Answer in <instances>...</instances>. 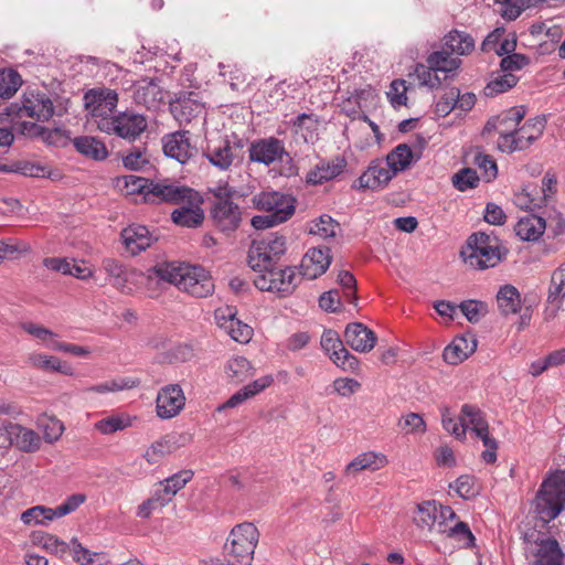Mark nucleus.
<instances>
[{"instance_id": "nucleus-35", "label": "nucleus", "mask_w": 565, "mask_h": 565, "mask_svg": "<svg viewBox=\"0 0 565 565\" xmlns=\"http://www.w3.org/2000/svg\"><path fill=\"white\" fill-rule=\"evenodd\" d=\"M497 301L502 315L516 313L521 309V295L512 285L502 286L497 294Z\"/></svg>"}, {"instance_id": "nucleus-63", "label": "nucleus", "mask_w": 565, "mask_h": 565, "mask_svg": "<svg viewBox=\"0 0 565 565\" xmlns=\"http://www.w3.org/2000/svg\"><path fill=\"white\" fill-rule=\"evenodd\" d=\"M20 448L24 451L32 452L40 448L41 438L31 429H21L19 435Z\"/></svg>"}, {"instance_id": "nucleus-18", "label": "nucleus", "mask_w": 565, "mask_h": 565, "mask_svg": "<svg viewBox=\"0 0 565 565\" xmlns=\"http://www.w3.org/2000/svg\"><path fill=\"white\" fill-rule=\"evenodd\" d=\"M394 172H391L386 164L381 160H373L366 171L352 185L354 189L379 191L384 189L393 179Z\"/></svg>"}, {"instance_id": "nucleus-38", "label": "nucleus", "mask_w": 565, "mask_h": 565, "mask_svg": "<svg viewBox=\"0 0 565 565\" xmlns=\"http://www.w3.org/2000/svg\"><path fill=\"white\" fill-rule=\"evenodd\" d=\"M438 508L435 500L424 501L417 504L414 514V522L418 527L431 530L435 524L438 525Z\"/></svg>"}, {"instance_id": "nucleus-39", "label": "nucleus", "mask_w": 565, "mask_h": 565, "mask_svg": "<svg viewBox=\"0 0 565 565\" xmlns=\"http://www.w3.org/2000/svg\"><path fill=\"white\" fill-rule=\"evenodd\" d=\"M227 377L234 383H242L253 375V366L244 356H234L225 365Z\"/></svg>"}, {"instance_id": "nucleus-54", "label": "nucleus", "mask_w": 565, "mask_h": 565, "mask_svg": "<svg viewBox=\"0 0 565 565\" xmlns=\"http://www.w3.org/2000/svg\"><path fill=\"white\" fill-rule=\"evenodd\" d=\"M440 533H446L449 537L463 541L468 546L475 542V536L466 522L458 521L454 526L441 529Z\"/></svg>"}, {"instance_id": "nucleus-4", "label": "nucleus", "mask_w": 565, "mask_h": 565, "mask_svg": "<svg viewBox=\"0 0 565 565\" xmlns=\"http://www.w3.org/2000/svg\"><path fill=\"white\" fill-rule=\"evenodd\" d=\"M259 531L250 522L235 525L224 545V559L227 565H252Z\"/></svg>"}, {"instance_id": "nucleus-49", "label": "nucleus", "mask_w": 565, "mask_h": 565, "mask_svg": "<svg viewBox=\"0 0 565 565\" xmlns=\"http://www.w3.org/2000/svg\"><path fill=\"white\" fill-rule=\"evenodd\" d=\"M479 181L477 171L471 168H462L452 175V185L461 192L477 188Z\"/></svg>"}, {"instance_id": "nucleus-46", "label": "nucleus", "mask_w": 565, "mask_h": 565, "mask_svg": "<svg viewBox=\"0 0 565 565\" xmlns=\"http://www.w3.org/2000/svg\"><path fill=\"white\" fill-rule=\"evenodd\" d=\"M470 323H477L488 313V305L480 300H465L458 306Z\"/></svg>"}, {"instance_id": "nucleus-41", "label": "nucleus", "mask_w": 565, "mask_h": 565, "mask_svg": "<svg viewBox=\"0 0 565 565\" xmlns=\"http://www.w3.org/2000/svg\"><path fill=\"white\" fill-rule=\"evenodd\" d=\"M519 79L520 78L514 74L504 73L503 75H499L491 79L484 87L483 93L487 97H493L498 94L505 93L513 88L518 84Z\"/></svg>"}, {"instance_id": "nucleus-40", "label": "nucleus", "mask_w": 565, "mask_h": 565, "mask_svg": "<svg viewBox=\"0 0 565 565\" xmlns=\"http://www.w3.org/2000/svg\"><path fill=\"white\" fill-rule=\"evenodd\" d=\"M31 540L33 544L40 545L46 551L61 556H63L70 550V544L52 534L42 531L33 532Z\"/></svg>"}, {"instance_id": "nucleus-11", "label": "nucleus", "mask_w": 565, "mask_h": 565, "mask_svg": "<svg viewBox=\"0 0 565 565\" xmlns=\"http://www.w3.org/2000/svg\"><path fill=\"white\" fill-rule=\"evenodd\" d=\"M249 160L265 166H270L276 161H284V156H288L284 142L275 137L263 138L250 142L248 148Z\"/></svg>"}, {"instance_id": "nucleus-60", "label": "nucleus", "mask_w": 565, "mask_h": 565, "mask_svg": "<svg viewBox=\"0 0 565 565\" xmlns=\"http://www.w3.org/2000/svg\"><path fill=\"white\" fill-rule=\"evenodd\" d=\"M72 547L73 559L81 565H95L94 557L98 556L97 553H92L84 547L76 537L71 540L70 548Z\"/></svg>"}, {"instance_id": "nucleus-53", "label": "nucleus", "mask_w": 565, "mask_h": 565, "mask_svg": "<svg viewBox=\"0 0 565 565\" xmlns=\"http://www.w3.org/2000/svg\"><path fill=\"white\" fill-rule=\"evenodd\" d=\"M124 181V186L127 189L130 194H142L143 200L146 201V193L148 192L150 184H154V181L137 177V175H125L121 179Z\"/></svg>"}, {"instance_id": "nucleus-48", "label": "nucleus", "mask_w": 565, "mask_h": 565, "mask_svg": "<svg viewBox=\"0 0 565 565\" xmlns=\"http://www.w3.org/2000/svg\"><path fill=\"white\" fill-rule=\"evenodd\" d=\"M18 173L31 177V178H49L51 180H57L60 173L50 170L46 166L30 161H19Z\"/></svg>"}, {"instance_id": "nucleus-36", "label": "nucleus", "mask_w": 565, "mask_h": 565, "mask_svg": "<svg viewBox=\"0 0 565 565\" xmlns=\"http://www.w3.org/2000/svg\"><path fill=\"white\" fill-rule=\"evenodd\" d=\"M565 298V263L552 275L548 287L547 302L554 306V312L561 308Z\"/></svg>"}, {"instance_id": "nucleus-57", "label": "nucleus", "mask_w": 565, "mask_h": 565, "mask_svg": "<svg viewBox=\"0 0 565 565\" xmlns=\"http://www.w3.org/2000/svg\"><path fill=\"white\" fill-rule=\"evenodd\" d=\"M455 490L462 499H470L479 493V489L476 487V479L470 475L458 477L455 481Z\"/></svg>"}, {"instance_id": "nucleus-16", "label": "nucleus", "mask_w": 565, "mask_h": 565, "mask_svg": "<svg viewBox=\"0 0 565 565\" xmlns=\"http://www.w3.org/2000/svg\"><path fill=\"white\" fill-rule=\"evenodd\" d=\"M132 99L148 109H157L164 99V92L158 78H141L132 85Z\"/></svg>"}, {"instance_id": "nucleus-30", "label": "nucleus", "mask_w": 565, "mask_h": 565, "mask_svg": "<svg viewBox=\"0 0 565 565\" xmlns=\"http://www.w3.org/2000/svg\"><path fill=\"white\" fill-rule=\"evenodd\" d=\"M76 151L89 159L102 161L108 157L105 143L92 136H82L73 139Z\"/></svg>"}, {"instance_id": "nucleus-56", "label": "nucleus", "mask_w": 565, "mask_h": 565, "mask_svg": "<svg viewBox=\"0 0 565 565\" xmlns=\"http://www.w3.org/2000/svg\"><path fill=\"white\" fill-rule=\"evenodd\" d=\"M129 426L128 419L121 416H109L98 420L95 427L98 431L104 435L114 434L118 430H122Z\"/></svg>"}, {"instance_id": "nucleus-15", "label": "nucleus", "mask_w": 565, "mask_h": 565, "mask_svg": "<svg viewBox=\"0 0 565 565\" xmlns=\"http://www.w3.org/2000/svg\"><path fill=\"white\" fill-rule=\"evenodd\" d=\"M118 103V95L110 88H94L85 93V108L93 117H104L111 114Z\"/></svg>"}, {"instance_id": "nucleus-44", "label": "nucleus", "mask_w": 565, "mask_h": 565, "mask_svg": "<svg viewBox=\"0 0 565 565\" xmlns=\"http://www.w3.org/2000/svg\"><path fill=\"white\" fill-rule=\"evenodd\" d=\"M383 458L372 451L363 452L348 463L345 473L351 475L366 469L376 470L380 468L377 461L383 462Z\"/></svg>"}, {"instance_id": "nucleus-2", "label": "nucleus", "mask_w": 565, "mask_h": 565, "mask_svg": "<svg viewBox=\"0 0 565 565\" xmlns=\"http://www.w3.org/2000/svg\"><path fill=\"white\" fill-rule=\"evenodd\" d=\"M507 254L508 249L501 246L499 238L484 232L472 233L460 250L466 264L481 270L494 267Z\"/></svg>"}, {"instance_id": "nucleus-26", "label": "nucleus", "mask_w": 565, "mask_h": 565, "mask_svg": "<svg viewBox=\"0 0 565 565\" xmlns=\"http://www.w3.org/2000/svg\"><path fill=\"white\" fill-rule=\"evenodd\" d=\"M477 348V340L472 335L456 337L443 352L446 363L457 365L469 358Z\"/></svg>"}, {"instance_id": "nucleus-61", "label": "nucleus", "mask_w": 565, "mask_h": 565, "mask_svg": "<svg viewBox=\"0 0 565 565\" xmlns=\"http://www.w3.org/2000/svg\"><path fill=\"white\" fill-rule=\"evenodd\" d=\"M85 501L86 495L83 493H74L70 495L63 503L53 509L55 518H62L72 513Z\"/></svg>"}, {"instance_id": "nucleus-10", "label": "nucleus", "mask_w": 565, "mask_h": 565, "mask_svg": "<svg viewBox=\"0 0 565 565\" xmlns=\"http://www.w3.org/2000/svg\"><path fill=\"white\" fill-rule=\"evenodd\" d=\"M322 350L331 361L344 371H355L359 367V360L351 354L343 345L337 331L327 329L323 331L320 341Z\"/></svg>"}, {"instance_id": "nucleus-27", "label": "nucleus", "mask_w": 565, "mask_h": 565, "mask_svg": "<svg viewBox=\"0 0 565 565\" xmlns=\"http://www.w3.org/2000/svg\"><path fill=\"white\" fill-rule=\"evenodd\" d=\"M536 546L533 552L535 559L532 565H563L565 555L555 537H545Z\"/></svg>"}, {"instance_id": "nucleus-3", "label": "nucleus", "mask_w": 565, "mask_h": 565, "mask_svg": "<svg viewBox=\"0 0 565 565\" xmlns=\"http://www.w3.org/2000/svg\"><path fill=\"white\" fill-rule=\"evenodd\" d=\"M533 508L541 527L555 520L565 508V472L548 476L540 486Z\"/></svg>"}, {"instance_id": "nucleus-20", "label": "nucleus", "mask_w": 565, "mask_h": 565, "mask_svg": "<svg viewBox=\"0 0 565 565\" xmlns=\"http://www.w3.org/2000/svg\"><path fill=\"white\" fill-rule=\"evenodd\" d=\"M330 264L331 256L328 247L310 248L301 259L300 275L308 279H316L327 271Z\"/></svg>"}, {"instance_id": "nucleus-33", "label": "nucleus", "mask_w": 565, "mask_h": 565, "mask_svg": "<svg viewBox=\"0 0 565 565\" xmlns=\"http://www.w3.org/2000/svg\"><path fill=\"white\" fill-rule=\"evenodd\" d=\"M413 158L411 147L407 143H399L386 156L385 164L391 172H394L395 177L396 173L406 170L411 166Z\"/></svg>"}, {"instance_id": "nucleus-31", "label": "nucleus", "mask_w": 565, "mask_h": 565, "mask_svg": "<svg viewBox=\"0 0 565 565\" xmlns=\"http://www.w3.org/2000/svg\"><path fill=\"white\" fill-rule=\"evenodd\" d=\"M201 203H196V205L182 206L177 209L171 214V220L174 224L183 227L195 228L199 227L204 221V211L200 206Z\"/></svg>"}, {"instance_id": "nucleus-43", "label": "nucleus", "mask_w": 565, "mask_h": 565, "mask_svg": "<svg viewBox=\"0 0 565 565\" xmlns=\"http://www.w3.org/2000/svg\"><path fill=\"white\" fill-rule=\"evenodd\" d=\"M22 84L20 74L14 70L0 71V97H12Z\"/></svg>"}, {"instance_id": "nucleus-25", "label": "nucleus", "mask_w": 565, "mask_h": 565, "mask_svg": "<svg viewBox=\"0 0 565 565\" xmlns=\"http://www.w3.org/2000/svg\"><path fill=\"white\" fill-rule=\"evenodd\" d=\"M347 167L344 157L337 156L331 161H321L313 169H311L306 177L309 184H322L341 174Z\"/></svg>"}, {"instance_id": "nucleus-17", "label": "nucleus", "mask_w": 565, "mask_h": 565, "mask_svg": "<svg viewBox=\"0 0 565 565\" xmlns=\"http://www.w3.org/2000/svg\"><path fill=\"white\" fill-rule=\"evenodd\" d=\"M190 132L186 130L175 131L163 137V152L181 164L186 163L198 153V149L191 145Z\"/></svg>"}, {"instance_id": "nucleus-13", "label": "nucleus", "mask_w": 565, "mask_h": 565, "mask_svg": "<svg viewBox=\"0 0 565 565\" xmlns=\"http://www.w3.org/2000/svg\"><path fill=\"white\" fill-rule=\"evenodd\" d=\"M183 274V277L178 279V288L185 291L196 298H204L212 294L214 284L201 266H191Z\"/></svg>"}, {"instance_id": "nucleus-24", "label": "nucleus", "mask_w": 565, "mask_h": 565, "mask_svg": "<svg viewBox=\"0 0 565 565\" xmlns=\"http://www.w3.org/2000/svg\"><path fill=\"white\" fill-rule=\"evenodd\" d=\"M194 472L190 469L181 470L160 482V487L156 490V500H160V508L167 505L172 498L184 486L192 480Z\"/></svg>"}, {"instance_id": "nucleus-64", "label": "nucleus", "mask_w": 565, "mask_h": 565, "mask_svg": "<svg viewBox=\"0 0 565 565\" xmlns=\"http://www.w3.org/2000/svg\"><path fill=\"white\" fill-rule=\"evenodd\" d=\"M456 98H458V88L451 87L436 104V111L447 116L456 109Z\"/></svg>"}, {"instance_id": "nucleus-34", "label": "nucleus", "mask_w": 565, "mask_h": 565, "mask_svg": "<svg viewBox=\"0 0 565 565\" xmlns=\"http://www.w3.org/2000/svg\"><path fill=\"white\" fill-rule=\"evenodd\" d=\"M444 44L446 49L458 55H466L473 51L475 40L473 38L462 31L451 30L444 36Z\"/></svg>"}, {"instance_id": "nucleus-1", "label": "nucleus", "mask_w": 565, "mask_h": 565, "mask_svg": "<svg viewBox=\"0 0 565 565\" xmlns=\"http://www.w3.org/2000/svg\"><path fill=\"white\" fill-rule=\"evenodd\" d=\"M286 252V237L269 233L260 239H254L247 255L249 267L259 273L254 285L260 291L277 292L285 298L294 294L300 277L294 267L280 268L277 262Z\"/></svg>"}, {"instance_id": "nucleus-6", "label": "nucleus", "mask_w": 565, "mask_h": 565, "mask_svg": "<svg viewBox=\"0 0 565 565\" xmlns=\"http://www.w3.org/2000/svg\"><path fill=\"white\" fill-rule=\"evenodd\" d=\"M526 115V107L515 106L502 111L498 116L489 118L482 129V136L490 135L495 131L499 134L498 148L508 153L514 152L511 145L515 140L518 126Z\"/></svg>"}, {"instance_id": "nucleus-55", "label": "nucleus", "mask_w": 565, "mask_h": 565, "mask_svg": "<svg viewBox=\"0 0 565 565\" xmlns=\"http://www.w3.org/2000/svg\"><path fill=\"white\" fill-rule=\"evenodd\" d=\"M406 81L404 79H394L390 85V90L387 92V97L390 103L394 108L406 106L407 96H406Z\"/></svg>"}, {"instance_id": "nucleus-9", "label": "nucleus", "mask_w": 565, "mask_h": 565, "mask_svg": "<svg viewBox=\"0 0 565 565\" xmlns=\"http://www.w3.org/2000/svg\"><path fill=\"white\" fill-rule=\"evenodd\" d=\"M252 203L256 210L270 212L278 222H286L295 214L297 200L282 192L263 191L253 196Z\"/></svg>"}, {"instance_id": "nucleus-51", "label": "nucleus", "mask_w": 565, "mask_h": 565, "mask_svg": "<svg viewBox=\"0 0 565 565\" xmlns=\"http://www.w3.org/2000/svg\"><path fill=\"white\" fill-rule=\"evenodd\" d=\"M537 522L540 521L535 518L534 523L527 519L520 524L521 539L525 544L537 545L539 542L545 540L542 531L537 529Z\"/></svg>"}, {"instance_id": "nucleus-50", "label": "nucleus", "mask_w": 565, "mask_h": 565, "mask_svg": "<svg viewBox=\"0 0 565 565\" xmlns=\"http://www.w3.org/2000/svg\"><path fill=\"white\" fill-rule=\"evenodd\" d=\"M340 227L339 223L335 222L329 215H321L319 220L313 221L310 226V234L319 235L323 238L334 237L337 230Z\"/></svg>"}, {"instance_id": "nucleus-19", "label": "nucleus", "mask_w": 565, "mask_h": 565, "mask_svg": "<svg viewBox=\"0 0 565 565\" xmlns=\"http://www.w3.org/2000/svg\"><path fill=\"white\" fill-rule=\"evenodd\" d=\"M120 238L131 256L146 250L157 241V237L152 236L148 227L140 224H131L125 227L120 233Z\"/></svg>"}, {"instance_id": "nucleus-42", "label": "nucleus", "mask_w": 565, "mask_h": 565, "mask_svg": "<svg viewBox=\"0 0 565 565\" xmlns=\"http://www.w3.org/2000/svg\"><path fill=\"white\" fill-rule=\"evenodd\" d=\"M227 310H228V320H227L228 324L225 326V328L227 329L228 334L236 342L247 343L252 339L253 329L248 324L236 319L235 313L232 312V310L230 308H227Z\"/></svg>"}, {"instance_id": "nucleus-29", "label": "nucleus", "mask_w": 565, "mask_h": 565, "mask_svg": "<svg viewBox=\"0 0 565 565\" xmlns=\"http://www.w3.org/2000/svg\"><path fill=\"white\" fill-rule=\"evenodd\" d=\"M545 227L546 222L543 217L535 214H527L520 217L514 231L522 241L534 242L543 235Z\"/></svg>"}, {"instance_id": "nucleus-58", "label": "nucleus", "mask_w": 565, "mask_h": 565, "mask_svg": "<svg viewBox=\"0 0 565 565\" xmlns=\"http://www.w3.org/2000/svg\"><path fill=\"white\" fill-rule=\"evenodd\" d=\"M398 426L406 434H424L427 429L426 422L417 413L407 414L403 420H399Z\"/></svg>"}, {"instance_id": "nucleus-45", "label": "nucleus", "mask_w": 565, "mask_h": 565, "mask_svg": "<svg viewBox=\"0 0 565 565\" xmlns=\"http://www.w3.org/2000/svg\"><path fill=\"white\" fill-rule=\"evenodd\" d=\"M55 519L54 511L44 505L32 507L21 513V521L25 525L45 524L46 521Z\"/></svg>"}, {"instance_id": "nucleus-37", "label": "nucleus", "mask_w": 565, "mask_h": 565, "mask_svg": "<svg viewBox=\"0 0 565 565\" xmlns=\"http://www.w3.org/2000/svg\"><path fill=\"white\" fill-rule=\"evenodd\" d=\"M179 448L178 440L174 436L167 435L160 440L153 443L146 451V460L153 465L157 463L164 456L172 454Z\"/></svg>"}, {"instance_id": "nucleus-28", "label": "nucleus", "mask_w": 565, "mask_h": 565, "mask_svg": "<svg viewBox=\"0 0 565 565\" xmlns=\"http://www.w3.org/2000/svg\"><path fill=\"white\" fill-rule=\"evenodd\" d=\"M116 135L120 138L135 140L147 128V120L142 115L122 113L118 115Z\"/></svg>"}, {"instance_id": "nucleus-14", "label": "nucleus", "mask_w": 565, "mask_h": 565, "mask_svg": "<svg viewBox=\"0 0 565 565\" xmlns=\"http://www.w3.org/2000/svg\"><path fill=\"white\" fill-rule=\"evenodd\" d=\"M157 414L160 418L169 419L177 416L184 407L185 396L179 384L162 387L156 399Z\"/></svg>"}, {"instance_id": "nucleus-22", "label": "nucleus", "mask_w": 565, "mask_h": 565, "mask_svg": "<svg viewBox=\"0 0 565 565\" xmlns=\"http://www.w3.org/2000/svg\"><path fill=\"white\" fill-rule=\"evenodd\" d=\"M547 119L540 115L527 119L521 127L518 126L515 140L511 141L512 149L521 151L527 149L533 142L540 139L544 132Z\"/></svg>"}, {"instance_id": "nucleus-21", "label": "nucleus", "mask_w": 565, "mask_h": 565, "mask_svg": "<svg viewBox=\"0 0 565 565\" xmlns=\"http://www.w3.org/2000/svg\"><path fill=\"white\" fill-rule=\"evenodd\" d=\"M345 343L356 352H370L376 344V334L361 322H351L344 330Z\"/></svg>"}, {"instance_id": "nucleus-47", "label": "nucleus", "mask_w": 565, "mask_h": 565, "mask_svg": "<svg viewBox=\"0 0 565 565\" xmlns=\"http://www.w3.org/2000/svg\"><path fill=\"white\" fill-rule=\"evenodd\" d=\"M103 268L113 278V285L122 289L127 282V270L125 266L114 258H105L102 263Z\"/></svg>"}, {"instance_id": "nucleus-23", "label": "nucleus", "mask_w": 565, "mask_h": 565, "mask_svg": "<svg viewBox=\"0 0 565 565\" xmlns=\"http://www.w3.org/2000/svg\"><path fill=\"white\" fill-rule=\"evenodd\" d=\"M24 113L39 121H47L54 115V105L45 93L30 90L24 93Z\"/></svg>"}, {"instance_id": "nucleus-12", "label": "nucleus", "mask_w": 565, "mask_h": 565, "mask_svg": "<svg viewBox=\"0 0 565 565\" xmlns=\"http://www.w3.org/2000/svg\"><path fill=\"white\" fill-rule=\"evenodd\" d=\"M203 157L222 171L230 169L232 164L236 163L235 154L231 150V140L220 134L206 138Z\"/></svg>"}, {"instance_id": "nucleus-62", "label": "nucleus", "mask_w": 565, "mask_h": 565, "mask_svg": "<svg viewBox=\"0 0 565 565\" xmlns=\"http://www.w3.org/2000/svg\"><path fill=\"white\" fill-rule=\"evenodd\" d=\"M319 306L327 312L341 311L342 302L339 290L331 289L329 291H324L319 298Z\"/></svg>"}, {"instance_id": "nucleus-5", "label": "nucleus", "mask_w": 565, "mask_h": 565, "mask_svg": "<svg viewBox=\"0 0 565 565\" xmlns=\"http://www.w3.org/2000/svg\"><path fill=\"white\" fill-rule=\"evenodd\" d=\"M235 190L228 184L218 185L213 190L214 201L210 209L213 226L220 232L230 235L241 225L242 211L238 204L232 201Z\"/></svg>"}, {"instance_id": "nucleus-59", "label": "nucleus", "mask_w": 565, "mask_h": 565, "mask_svg": "<svg viewBox=\"0 0 565 565\" xmlns=\"http://www.w3.org/2000/svg\"><path fill=\"white\" fill-rule=\"evenodd\" d=\"M30 361L34 366L41 370L56 371L63 374H67L66 370H62V362L60 361V359L55 356H49L41 353L32 354L30 356Z\"/></svg>"}, {"instance_id": "nucleus-32", "label": "nucleus", "mask_w": 565, "mask_h": 565, "mask_svg": "<svg viewBox=\"0 0 565 565\" xmlns=\"http://www.w3.org/2000/svg\"><path fill=\"white\" fill-rule=\"evenodd\" d=\"M190 270L186 264H177L164 262L157 264L149 269L150 277L154 276L159 280L175 285L178 287V279L183 277V274Z\"/></svg>"}, {"instance_id": "nucleus-8", "label": "nucleus", "mask_w": 565, "mask_h": 565, "mask_svg": "<svg viewBox=\"0 0 565 565\" xmlns=\"http://www.w3.org/2000/svg\"><path fill=\"white\" fill-rule=\"evenodd\" d=\"M460 412L463 420L467 423V428L470 427L476 436L482 440L483 446L487 448L481 454L482 460L486 463H494L497 460L498 443L489 434V425L483 417V413L480 408L470 404L462 405Z\"/></svg>"}, {"instance_id": "nucleus-7", "label": "nucleus", "mask_w": 565, "mask_h": 565, "mask_svg": "<svg viewBox=\"0 0 565 565\" xmlns=\"http://www.w3.org/2000/svg\"><path fill=\"white\" fill-rule=\"evenodd\" d=\"M146 202L151 204H189L202 203V198L194 189L178 183L154 182L146 193Z\"/></svg>"}, {"instance_id": "nucleus-52", "label": "nucleus", "mask_w": 565, "mask_h": 565, "mask_svg": "<svg viewBox=\"0 0 565 565\" xmlns=\"http://www.w3.org/2000/svg\"><path fill=\"white\" fill-rule=\"evenodd\" d=\"M530 62L531 60L527 55L522 53H512L501 58L500 70L505 74H513V72L520 71L523 67L527 66Z\"/></svg>"}]
</instances>
